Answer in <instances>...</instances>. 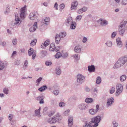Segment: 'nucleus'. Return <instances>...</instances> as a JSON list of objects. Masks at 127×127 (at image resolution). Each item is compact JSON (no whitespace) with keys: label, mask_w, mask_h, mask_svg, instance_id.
I'll return each mask as SVG.
<instances>
[{"label":"nucleus","mask_w":127,"mask_h":127,"mask_svg":"<svg viewBox=\"0 0 127 127\" xmlns=\"http://www.w3.org/2000/svg\"><path fill=\"white\" fill-rule=\"evenodd\" d=\"M61 54L60 53H57L55 55V57L57 58H58L62 56Z\"/></svg>","instance_id":"nucleus-44"},{"label":"nucleus","mask_w":127,"mask_h":127,"mask_svg":"<svg viewBox=\"0 0 127 127\" xmlns=\"http://www.w3.org/2000/svg\"><path fill=\"white\" fill-rule=\"evenodd\" d=\"M45 24L46 25L49 24L50 21V18L49 17H46L44 19Z\"/></svg>","instance_id":"nucleus-34"},{"label":"nucleus","mask_w":127,"mask_h":127,"mask_svg":"<svg viewBox=\"0 0 127 127\" xmlns=\"http://www.w3.org/2000/svg\"><path fill=\"white\" fill-rule=\"evenodd\" d=\"M105 44L107 47H111L112 46L113 43L111 41L108 40L106 41Z\"/></svg>","instance_id":"nucleus-21"},{"label":"nucleus","mask_w":127,"mask_h":127,"mask_svg":"<svg viewBox=\"0 0 127 127\" xmlns=\"http://www.w3.org/2000/svg\"><path fill=\"white\" fill-rule=\"evenodd\" d=\"M58 5L57 2H56L55 3V4L54 6V7L55 8V9L57 10L58 9Z\"/></svg>","instance_id":"nucleus-62"},{"label":"nucleus","mask_w":127,"mask_h":127,"mask_svg":"<svg viewBox=\"0 0 127 127\" xmlns=\"http://www.w3.org/2000/svg\"><path fill=\"white\" fill-rule=\"evenodd\" d=\"M61 37L59 35V34L56 33V34L55 39V42L57 44H59V42L61 40Z\"/></svg>","instance_id":"nucleus-19"},{"label":"nucleus","mask_w":127,"mask_h":127,"mask_svg":"<svg viewBox=\"0 0 127 127\" xmlns=\"http://www.w3.org/2000/svg\"><path fill=\"white\" fill-rule=\"evenodd\" d=\"M85 101L87 103H91L93 102V99L91 98H87L85 100Z\"/></svg>","instance_id":"nucleus-25"},{"label":"nucleus","mask_w":127,"mask_h":127,"mask_svg":"<svg viewBox=\"0 0 127 127\" xmlns=\"http://www.w3.org/2000/svg\"><path fill=\"white\" fill-rule=\"evenodd\" d=\"M68 56V53L67 52H65L63 53L62 56L63 58L65 59Z\"/></svg>","instance_id":"nucleus-38"},{"label":"nucleus","mask_w":127,"mask_h":127,"mask_svg":"<svg viewBox=\"0 0 127 127\" xmlns=\"http://www.w3.org/2000/svg\"><path fill=\"white\" fill-rule=\"evenodd\" d=\"M73 123V120L72 117L71 116H69L68 117V124L69 127H71L72 126Z\"/></svg>","instance_id":"nucleus-13"},{"label":"nucleus","mask_w":127,"mask_h":127,"mask_svg":"<svg viewBox=\"0 0 127 127\" xmlns=\"http://www.w3.org/2000/svg\"><path fill=\"white\" fill-rule=\"evenodd\" d=\"M70 24V28L71 29H74L76 26V24L75 22H72Z\"/></svg>","instance_id":"nucleus-27"},{"label":"nucleus","mask_w":127,"mask_h":127,"mask_svg":"<svg viewBox=\"0 0 127 127\" xmlns=\"http://www.w3.org/2000/svg\"><path fill=\"white\" fill-rule=\"evenodd\" d=\"M127 62V57L125 56L120 58L113 66L114 69L119 68Z\"/></svg>","instance_id":"nucleus-2"},{"label":"nucleus","mask_w":127,"mask_h":127,"mask_svg":"<svg viewBox=\"0 0 127 127\" xmlns=\"http://www.w3.org/2000/svg\"><path fill=\"white\" fill-rule=\"evenodd\" d=\"M101 78L100 77H98L96 78V84H99L101 82Z\"/></svg>","instance_id":"nucleus-36"},{"label":"nucleus","mask_w":127,"mask_h":127,"mask_svg":"<svg viewBox=\"0 0 127 127\" xmlns=\"http://www.w3.org/2000/svg\"><path fill=\"white\" fill-rule=\"evenodd\" d=\"M17 52L16 51H14L12 54L11 57L13 58L14 56H15L16 55Z\"/></svg>","instance_id":"nucleus-56"},{"label":"nucleus","mask_w":127,"mask_h":127,"mask_svg":"<svg viewBox=\"0 0 127 127\" xmlns=\"http://www.w3.org/2000/svg\"><path fill=\"white\" fill-rule=\"evenodd\" d=\"M5 67L4 63L2 61H0V70L3 69Z\"/></svg>","instance_id":"nucleus-29"},{"label":"nucleus","mask_w":127,"mask_h":127,"mask_svg":"<svg viewBox=\"0 0 127 127\" xmlns=\"http://www.w3.org/2000/svg\"><path fill=\"white\" fill-rule=\"evenodd\" d=\"M13 117V116L12 114H9V119L10 121H11Z\"/></svg>","instance_id":"nucleus-58"},{"label":"nucleus","mask_w":127,"mask_h":127,"mask_svg":"<svg viewBox=\"0 0 127 127\" xmlns=\"http://www.w3.org/2000/svg\"><path fill=\"white\" fill-rule=\"evenodd\" d=\"M21 23V21L18 17L15 15V20L12 21L11 22V25L14 26L15 25H18Z\"/></svg>","instance_id":"nucleus-7"},{"label":"nucleus","mask_w":127,"mask_h":127,"mask_svg":"<svg viewBox=\"0 0 127 127\" xmlns=\"http://www.w3.org/2000/svg\"><path fill=\"white\" fill-rule=\"evenodd\" d=\"M72 99H73L74 100H76L77 99V98L76 96H73L72 97H71L69 99V100H71Z\"/></svg>","instance_id":"nucleus-61"},{"label":"nucleus","mask_w":127,"mask_h":127,"mask_svg":"<svg viewBox=\"0 0 127 127\" xmlns=\"http://www.w3.org/2000/svg\"><path fill=\"white\" fill-rule=\"evenodd\" d=\"M114 101V99L113 97H111L108 99L107 101L106 105L107 107L111 106Z\"/></svg>","instance_id":"nucleus-10"},{"label":"nucleus","mask_w":127,"mask_h":127,"mask_svg":"<svg viewBox=\"0 0 127 127\" xmlns=\"http://www.w3.org/2000/svg\"><path fill=\"white\" fill-rule=\"evenodd\" d=\"M125 24L123 23V22H122L120 23V25L119 26V29H125Z\"/></svg>","instance_id":"nucleus-28"},{"label":"nucleus","mask_w":127,"mask_h":127,"mask_svg":"<svg viewBox=\"0 0 127 127\" xmlns=\"http://www.w3.org/2000/svg\"><path fill=\"white\" fill-rule=\"evenodd\" d=\"M62 119V117L61 116L59 113H58L52 117L49 118L47 122L50 124H54L61 121Z\"/></svg>","instance_id":"nucleus-3"},{"label":"nucleus","mask_w":127,"mask_h":127,"mask_svg":"<svg viewBox=\"0 0 127 127\" xmlns=\"http://www.w3.org/2000/svg\"><path fill=\"white\" fill-rule=\"evenodd\" d=\"M87 38L86 37H84L82 40V42L84 43L86 42L87 41Z\"/></svg>","instance_id":"nucleus-55"},{"label":"nucleus","mask_w":127,"mask_h":127,"mask_svg":"<svg viewBox=\"0 0 127 127\" xmlns=\"http://www.w3.org/2000/svg\"><path fill=\"white\" fill-rule=\"evenodd\" d=\"M28 62L27 60H26L24 63V65L23 67V69L25 70L28 67Z\"/></svg>","instance_id":"nucleus-31"},{"label":"nucleus","mask_w":127,"mask_h":127,"mask_svg":"<svg viewBox=\"0 0 127 127\" xmlns=\"http://www.w3.org/2000/svg\"><path fill=\"white\" fill-rule=\"evenodd\" d=\"M8 89L6 88H4L3 90V92L6 95L8 94Z\"/></svg>","instance_id":"nucleus-39"},{"label":"nucleus","mask_w":127,"mask_h":127,"mask_svg":"<svg viewBox=\"0 0 127 127\" xmlns=\"http://www.w3.org/2000/svg\"><path fill=\"white\" fill-rule=\"evenodd\" d=\"M89 113L92 115H94L97 112L95 111V110L93 109H91L89 110Z\"/></svg>","instance_id":"nucleus-30"},{"label":"nucleus","mask_w":127,"mask_h":127,"mask_svg":"<svg viewBox=\"0 0 127 127\" xmlns=\"http://www.w3.org/2000/svg\"><path fill=\"white\" fill-rule=\"evenodd\" d=\"M61 37H64L66 35V33L65 32H61L59 34Z\"/></svg>","instance_id":"nucleus-37"},{"label":"nucleus","mask_w":127,"mask_h":127,"mask_svg":"<svg viewBox=\"0 0 127 127\" xmlns=\"http://www.w3.org/2000/svg\"><path fill=\"white\" fill-rule=\"evenodd\" d=\"M78 4V3L77 1L73 2L71 5V10L76 9L77 8V6Z\"/></svg>","instance_id":"nucleus-16"},{"label":"nucleus","mask_w":127,"mask_h":127,"mask_svg":"<svg viewBox=\"0 0 127 127\" xmlns=\"http://www.w3.org/2000/svg\"><path fill=\"white\" fill-rule=\"evenodd\" d=\"M117 33L115 32H113L111 34V38H113L116 35Z\"/></svg>","instance_id":"nucleus-50"},{"label":"nucleus","mask_w":127,"mask_h":127,"mask_svg":"<svg viewBox=\"0 0 127 127\" xmlns=\"http://www.w3.org/2000/svg\"><path fill=\"white\" fill-rule=\"evenodd\" d=\"M82 11V12H85L87 10V8L86 7H83L81 9Z\"/></svg>","instance_id":"nucleus-60"},{"label":"nucleus","mask_w":127,"mask_h":127,"mask_svg":"<svg viewBox=\"0 0 127 127\" xmlns=\"http://www.w3.org/2000/svg\"><path fill=\"white\" fill-rule=\"evenodd\" d=\"M41 54V57L43 58L47 54V52L46 51L42 50L40 53Z\"/></svg>","instance_id":"nucleus-23"},{"label":"nucleus","mask_w":127,"mask_h":127,"mask_svg":"<svg viewBox=\"0 0 127 127\" xmlns=\"http://www.w3.org/2000/svg\"><path fill=\"white\" fill-rule=\"evenodd\" d=\"M53 93L55 95H58L59 92L58 90H56L54 91Z\"/></svg>","instance_id":"nucleus-54"},{"label":"nucleus","mask_w":127,"mask_h":127,"mask_svg":"<svg viewBox=\"0 0 127 127\" xmlns=\"http://www.w3.org/2000/svg\"><path fill=\"white\" fill-rule=\"evenodd\" d=\"M115 88L114 87H112L111 89L110 90L109 92L110 94H113L115 92Z\"/></svg>","instance_id":"nucleus-41"},{"label":"nucleus","mask_w":127,"mask_h":127,"mask_svg":"<svg viewBox=\"0 0 127 127\" xmlns=\"http://www.w3.org/2000/svg\"><path fill=\"white\" fill-rule=\"evenodd\" d=\"M82 18V16L81 15L78 16L76 18V19L80 20Z\"/></svg>","instance_id":"nucleus-64"},{"label":"nucleus","mask_w":127,"mask_h":127,"mask_svg":"<svg viewBox=\"0 0 127 127\" xmlns=\"http://www.w3.org/2000/svg\"><path fill=\"white\" fill-rule=\"evenodd\" d=\"M17 39L16 38L13 39L12 40V42L13 45H15L17 44Z\"/></svg>","instance_id":"nucleus-43"},{"label":"nucleus","mask_w":127,"mask_h":127,"mask_svg":"<svg viewBox=\"0 0 127 127\" xmlns=\"http://www.w3.org/2000/svg\"><path fill=\"white\" fill-rule=\"evenodd\" d=\"M65 7V5L63 3L59 5V7L60 9H59L61 11Z\"/></svg>","instance_id":"nucleus-42"},{"label":"nucleus","mask_w":127,"mask_h":127,"mask_svg":"<svg viewBox=\"0 0 127 127\" xmlns=\"http://www.w3.org/2000/svg\"><path fill=\"white\" fill-rule=\"evenodd\" d=\"M101 120L100 116L95 117L91 119V121L89 123L87 121L85 122L83 127H96Z\"/></svg>","instance_id":"nucleus-1"},{"label":"nucleus","mask_w":127,"mask_h":127,"mask_svg":"<svg viewBox=\"0 0 127 127\" xmlns=\"http://www.w3.org/2000/svg\"><path fill=\"white\" fill-rule=\"evenodd\" d=\"M52 63L51 62L46 61L45 62V65L46 66H49L51 65Z\"/></svg>","instance_id":"nucleus-52"},{"label":"nucleus","mask_w":127,"mask_h":127,"mask_svg":"<svg viewBox=\"0 0 127 127\" xmlns=\"http://www.w3.org/2000/svg\"><path fill=\"white\" fill-rule=\"evenodd\" d=\"M41 108H39V109L38 110H36L35 111V114L38 117H40L41 115H40V109Z\"/></svg>","instance_id":"nucleus-26"},{"label":"nucleus","mask_w":127,"mask_h":127,"mask_svg":"<svg viewBox=\"0 0 127 127\" xmlns=\"http://www.w3.org/2000/svg\"><path fill=\"white\" fill-rule=\"evenodd\" d=\"M116 0H114L111 3V5L113 6H117V4L116 3Z\"/></svg>","instance_id":"nucleus-49"},{"label":"nucleus","mask_w":127,"mask_h":127,"mask_svg":"<svg viewBox=\"0 0 127 127\" xmlns=\"http://www.w3.org/2000/svg\"><path fill=\"white\" fill-rule=\"evenodd\" d=\"M74 51L76 53H80L81 52V50L80 46L78 45L75 46L74 48Z\"/></svg>","instance_id":"nucleus-18"},{"label":"nucleus","mask_w":127,"mask_h":127,"mask_svg":"<svg viewBox=\"0 0 127 127\" xmlns=\"http://www.w3.org/2000/svg\"><path fill=\"white\" fill-rule=\"evenodd\" d=\"M37 41V40L36 39L32 40L30 43L31 45V46L35 45L36 44Z\"/></svg>","instance_id":"nucleus-40"},{"label":"nucleus","mask_w":127,"mask_h":127,"mask_svg":"<svg viewBox=\"0 0 127 127\" xmlns=\"http://www.w3.org/2000/svg\"><path fill=\"white\" fill-rule=\"evenodd\" d=\"M116 96L119 95L123 92V87L122 85L121 84H118L116 86Z\"/></svg>","instance_id":"nucleus-4"},{"label":"nucleus","mask_w":127,"mask_h":127,"mask_svg":"<svg viewBox=\"0 0 127 127\" xmlns=\"http://www.w3.org/2000/svg\"><path fill=\"white\" fill-rule=\"evenodd\" d=\"M95 68L93 65L89 66H88V70L90 72H94L95 70Z\"/></svg>","instance_id":"nucleus-20"},{"label":"nucleus","mask_w":127,"mask_h":127,"mask_svg":"<svg viewBox=\"0 0 127 127\" xmlns=\"http://www.w3.org/2000/svg\"><path fill=\"white\" fill-rule=\"evenodd\" d=\"M59 105L60 107H63L65 106V104L63 102L61 101L59 103Z\"/></svg>","instance_id":"nucleus-45"},{"label":"nucleus","mask_w":127,"mask_h":127,"mask_svg":"<svg viewBox=\"0 0 127 127\" xmlns=\"http://www.w3.org/2000/svg\"><path fill=\"white\" fill-rule=\"evenodd\" d=\"M56 73L58 75H60L61 73V70L59 67H57L56 68Z\"/></svg>","instance_id":"nucleus-33"},{"label":"nucleus","mask_w":127,"mask_h":127,"mask_svg":"<svg viewBox=\"0 0 127 127\" xmlns=\"http://www.w3.org/2000/svg\"><path fill=\"white\" fill-rule=\"evenodd\" d=\"M85 77L82 74H78L77 76V81L78 83L82 84L85 81Z\"/></svg>","instance_id":"nucleus-5"},{"label":"nucleus","mask_w":127,"mask_h":127,"mask_svg":"<svg viewBox=\"0 0 127 127\" xmlns=\"http://www.w3.org/2000/svg\"><path fill=\"white\" fill-rule=\"evenodd\" d=\"M116 41L117 46L119 48H121L123 44L120 38L119 37L117 38L116 39Z\"/></svg>","instance_id":"nucleus-17"},{"label":"nucleus","mask_w":127,"mask_h":127,"mask_svg":"<svg viewBox=\"0 0 127 127\" xmlns=\"http://www.w3.org/2000/svg\"><path fill=\"white\" fill-rule=\"evenodd\" d=\"M33 49L31 48L28 51L29 55V56H31L34 53Z\"/></svg>","instance_id":"nucleus-35"},{"label":"nucleus","mask_w":127,"mask_h":127,"mask_svg":"<svg viewBox=\"0 0 127 127\" xmlns=\"http://www.w3.org/2000/svg\"><path fill=\"white\" fill-rule=\"evenodd\" d=\"M112 124L113 125V127H117L118 126V124L115 121H113Z\"/></svg>","instance_id":"nucleus-46"},{"label":"nucleus","mask_w":127,"mask_h":127,"mask_svg":"<svg viewBox=\"0 0 127 127\" xmlns=\"http://www.w3.org/2000/svg\"><path fill=\"white\" fill-rule=\"evenodd\" d=\"M41 99H44V96L42 95L39 96L36 98V99L38 100H40Z\"/></svg>","instance_id":"nucleus-47"},{"label":"nucleus","mask_w":127,"mask_h":127,"mask_svg":"<svg viewBox=\"0 0 127 127\" xmlns=\"http://www.w3.org/2000/svg\"><path fill=\"white\" fill-rule=\"evenodd\" d=\"M50 49H51V48H52L54 49L55 48V46L54 43H51L50 44Z\"/></svg>","instance_id":"nucleus-48"},{"label":"nucleus","mask_w":127,"mask_h":127,"mask_svg":"<svg viewBox=\"0 0 127 127\" xmlns=\"http://www.w3.org/2000/svg\"><path fill=\"white\" fill-rule=\"evenodd\" d=\"M87 105L85 103H82L79 104L78 105V108L82 110H84L88 108Z\"/></svg>","instance_id":"nucleus-8"},{"label":"nucleus","mask_w":127,"mask_h":127,"mask_svg":"<svg viewBox=\"0 0 127 127\" xmlns=\"http://www.w3.org/2000/svg\"><path fill=\"white\" fill-rule=\"evenodd\" d=\"M95 107H96V110H95L97 112L99 109V105L98 104H97L96 105Z\"/></svg>","instance_id":"nucleus-57"},{"label":"nucleus","mask_w":127,"mask_h":127,"mask_svg":"<svg viewBox=\"0 0 127 127\" xmlns=\"http://www.w3.org/2000/svg\"><path fill=\"white\" fill-rule=\"evenodd\" d=\"M50 43L49 40H47L44 43L41 44V47L43 49L45 48L47 46L49 45Z\"/></svg>","instance_id":"nucleus-12"},{"label":"nucleus","mask_w":127,"mask_h":127,"mask_svg":"<svg viewBox=\"0 0 127 127\" xmlns=\"http://www.w3.org/2000/svg\"><path fill=\"white\" fill-rule=\"evenodd\" d=\"M42 79V78L41 77H40L39 78L36 80V83H39L41 81V80Z\"/></svg>","instance_id":"nucleus-63"},{"label":"nucleus","mask_w":127,"mask_h":127,"mask_svg":"<svg viewBox=\"0 0 127 127\" xmlns=\"http://www.w3.org/2000/svg\"><path fill=\"white\" fill-rule=\"evenodd\" d=\"M26 7V6L25 5L21 9L20 17L22 19H24L25 17V8Z\"/></svg>","instance_id":"nucleus-9"},{"label":"nucleus","mask_w":127,"mask_h":127,"mask_svg":"<svg viewBox=\"0 0 127 127\" xmlns=\"http://www.w3.org/2000/svg\"><path fill=\"white\" fill-rule=\"evenodd\" d=\"M98 22L100 23V25L102 26H105L108 24V22L107 21L104 20H103L102 19H100L98 20Z\"/></svg>","instance_id":"nucleus-11"},{"label":"nucleus","mask_w":127,"mask_h":127,"mask_svg":"<svg viewBox=\"0 0 127 127\" xmlns=\"http://www.w3.org/2000/svg\"><path fill=\"white\" fill-rule=\"evenodd\" d=\"M127 76L125 75H123L121 76L120 78V80L121 82H123L125 81L126 78Z\"/></svg>","instance_id":"nucleus-32"},{"label":"nucleus","mask_w":127,"mask_h":127,"mask_svg":"<svg viewBox=\"0 0 127 127\" xmlns=\"http://www.w3.org/2000/svg\"><path fill=\"white\" fill-rule=\"evenodd\" d=\"M118 31L119 34L121 36H123L125 31V29H118Z\"/></svg>","instance_id":"nucleus-22"},{"label":"nucleus","mask_w":127,"mask_h":127,"mask_svg":"<svg viewBox=\"0 0 127 127\" xmlns=\"http://www.w3.org/2000/svg\"><path fill=\"white\" fill-rule=\"evenodd\" d=\"M72 57L75 59H79L78 55L77 54H75L72 56Z\"/></svg>","instance_id":"nucleus-59"},{"label":"nucleus","mask_w":127,"mask_h":127,"mask_svg":"<svg viewBox=\"0 0 127 127\" xmlns=\"http://www.w3.org/2000/svg\"><path fill=\"white\" fill-rule=\"evenodd\" d=\"M47 88V87L46 85H44L38 88V90L41 92H43Z\"/></svg>","instance_id":"nucleus-24"},{"label":"nucleus","mask_w":127,"mask_h":127,"mask_svg":"<svg viewBox=\"0 0 127 127\" xmlns=\"http://www.w3.org/2000/svg\"><path fill=\"white\" fill-rule=\"evenodd\" d=\"M72 22V18L71 17H69L67 18L65 21V24L66 26H68Z\"/></svg>","instance_id":"nucleus-14"},{"label":"nucleus","mask_w":127,"mask_h":127,"mask_svg":"<svg viewBox=\"0 0 127 127\" xmlns=\"http://www.w3.org/2000/svg\"><path fill=\"white\" fill-rule=\"evenodd\" d=\"M69 110H67L65 111L63 113V114L64 116H66L67 115L69 112Z\"/></svg>","instance_id":"nucleus-53"},{"label":"nucleus","mask_w":127,"mask_h":127,"mask_svg":"<svg viewBox=\"0 0 127 127\" xmlns=\"http://www.w3.org/2000/svg\"><path fill=\"white\" fill-rule=\"evenodd\" d=\"M121 4L123 5H125L127 4V0H122Z\"/></svg>","instance_id":"nucleus-51"},{"label":"nucleus","mask_w":127,"mask_h":127,"mask_svg":"<svg viewBox=\"0 0 127 127\" xmlns=\"http://www.w3.org/2000/svg\"><path fill=\"white\" fill-rule=\"evenodd\" d=\"M37 23L36 22H35L33 26L30 28L29 30L30 32H32L36 30V29L37 28Z\"/></svg>","instance_id":"nucleus-15"},{"label":"nucleus","mask_w":127,"mask_h":127,"mask_svg":"<svg viewBox=\"0 0 127 127\" xmlns=\"http://www.w3.org/2000/svg\"><path fill=\"white\" fill-rule=\"evenodd\" d=\"M38 15L37 11H35L31 13L30 14V19L32 20H34L37 18Z\"/></svg>","instance_id":"nucleus-6"}]
</instances>
